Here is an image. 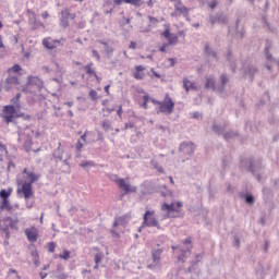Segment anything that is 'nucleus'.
<instances>
[{
  "instance_id": "1",
  "label": "nucleus",
  "mask_w": 279,
  "mask_h": 279,
  "mask_svg": "<svg viewBox=\"0 0 279 279\" xmlns=\"http://www.w3.org/2000/svg\"><path fill=\"white\" fill-rule=\"evenodd\" d=\"M173 110H175V102L169 97V94H166L163 100H161V104L159 105L157 114L161 113L169 117V114H173Z\"/></svg>"
},
{
  "instance_id": "2",
  "label": "nucleus",
  "mask_w": 279,
  "mask_h": 279,
  "mask_svg": "<svg viewBox=\"0 0 279 279\" xmlns=\"http://www.w3.org/2000/svg\"><path fill=\"white\" fill-rule=\"evenodd\" d=\"M156 211L154 210H146L143 216V222L142 228H157V230H160L162 227H160V222H158V219H156Z\"/></svg>"
},
{
  "instance_id": "3",
  "label": "nucleus",
  "mask_w": 279,
  "mask_h": 279,
  "mask_svg": "<svg viewBox=\"0 0 279 279\" xmlns=\"http://www.w3.org/2000/svg\"><path fill=\"white\" fill-rule=\"evenodd\" d=\"M183 245H186V247H180V246H172L173 252H175V250H180V255L178 256V262L179 263H184L186 260L187 257L191 256V250H193V243L191 241V238H186L183 241Z\"/></svg>"
},
{
  "instance_id": "4",
  "label": "nucleus",
  "mask_w": 279,
  "mask_h": 279,
  "mask_svg": "<svg viewBox=\"0 0 279 279\" xmlns=\"http://www.w3.org/2000/svg\"><path fill=\"white\" fill-rule=\"evenodd\" d=\"M181 206H182V203H180V202H178L177 204H174V203H171V204L163 203L161 205V210L166 214L162 216V219H173V218H175L174 213H180Z\"/></svg>"
},
{
  "instance_id": "5",
  "label": "nucleus",
  "mask_w": 279,
  "mask_h": 279,
  "mask_svg": "<svg viewBox=\"0 0 279 279\" xmlns=\"http://www.w3.org/2000/svg\"><path fill=\"white\" fill-rule=\"evenodd\" d=\"M32 86H36L38 90H40L44 86L43 80H40L38 76H28L27 83L25 85H22V93L32 94L34 90H32Z\"/></svg>"
},
{
  "instance_id": "6",
  "label": "nucleus",
  "mask_w": 279,
  "mask_h": 279,
  "mask_svg": "<svg viewBox=\"0 0 279 279\" xmlns=\"http://www.w3.org/2000/svg\"><path fill=\"white\" fill-rule=\"evenodd\" d=\"M17 184L21 189H17V193H22L24 195V199L27 202L29 197H34V190L32 189V183L23 182V180L17 179Z\"/></svg>"
},
{
  "instance_id": "7",
  "label": "nucleus",
  "mask_w": 279,
  "mask_h": 279,
  "mask_svg": "<svg viewBox=\"0 0 279 279\" xmlns=\"http://www.w3.org/2000/svg\"><path fill=\"white\" fill-rule=\"evenodd\" d=\"M75 13H71V9L65 8L61 11V16L59 19V25L60 27H63V29H66L69 27V19L71 21H75Z\"/></svg>"
},
{
  "instance_id": "8",
  "label": "nucleus",
  "mask_w": 279,
  "mask_h": 279,
  "mask_svg": "<svg viewBox=\"0 0 279 279\" xmlns=\"http://www.w3.org/2000/svg\"><path fill=\"white\" fill-rule=\"evenodd\" d=\"M17 142L24 149H28V147H32V135H29V129H25L24 131L19 132V138Z\"/></svg>"
},
{
  "instance_id": "9",
  "label": "nucleus",
  "mask_w": 279,
  "mask_h": 279,
  "mask_svg": "<svg viewBox=\"0 0 279 279\" xmlns=\"http://www.w3.org/2000/svg\"><path fill=\"white\" fill-rule=\"evenodd\" d=\"M179 151L183 156H187L186 159L189 160L195 154V144L193 142H183L180 144Z\"/></svg>"
},
{
  "instance_id": "10",
  "label": "nucleus",
  "mask_w": 279,
  "mask_h": 279,
  "mask_svg": "<svg viewBox=\"0 0 279 279\" xmlns=\"http://www.w3.org/2000/svg\"><path fill=\"white\" fill-rule=\"evenodd\" d=\"M16 110H19L16 106H12V105L4 106L2 117L5 123H12V121H14V116L16 114Z\"/></svg>"
},
{
  "instance_id": "11",
  "label": "nucleus",
  "mask_w": 279,
  "mask_h": 279,
  "mask_svg": "<svg viewBox=\"0 0 279 279\" xmlns=\"http://www.w3.org/2000/svg\"><path fill=\"white\" fill-rule=\"evenodd\" d=\"M116 183L118 184L119 189H123L124 195H128V193H136V186H132L126 183L125 179H118L116 180Z\"/></svg>"
},
{
  "instance_id": "12",
  "label": "nucleus",
  "mask_w": 279,
  "mask_h": 279,
  "mask_svg": "<svg viewBox=\"0 0 279 279\" xmlns=\"http://www.w3.org/2000/svg\"><path fill=\"white\" fill-rule=\"evenodd\" d=\"M24 234H26V239L31 243H36L38 241V229H36V227L25 229Z\"/></svg>"
},
{
  "instance_id": "13",
  "label": "nucleus",
  "mask_w": 279,
  "mask_h": 279,
  "mask_svg": "<svg viewBox=\"0 0 279 279\" xmlns=\"http://www.w3.org/2000/svg\"><path fill=\"white\" fill-rule=\"evenodd\" d=\"M60 45V40L53 39L51 37H46L43 39V46L46 49H56Z\"/></svg>"
},
{
  "instance_id": "14",
  "label": "nucleus",
  "mask_w": 279,
  "mask_h": 279,
  "mask_svg": "<svg viewBox=\"0 0 279 279\" xmlns=\"http://www.w3.org/2000/svg\"><path fill=\"white\" fill-rule=\"evenodd\" d=\"M179 14H189V8L184 7L182 4V1H179L174 4V13H172V16H177Z\"/></svg>"
},
{
  "instance_id": "15",
  "label": "nucleus",
  "mask_w": 279,
  "mask_h": 279,
  "mask_svg": "<svg viewBox=\"0 0 279 279\" xmlns=\"http://www.w3.org/2000/svg\"><path fill=\"white\" fill-rule=\"evenodd\" d=\"M183 88L186 93H189L190 90H197V85L195 84V82L189 80V77H184Z\"/></svg>"
},
{
  "instance_id": "16",
  "label": "nucleus",
  "mask_w": 279,
  "mask_h": 279,
  "mask_svg": "<svg viewBox=\"0 0 279 279\" xmlns=\"http://www.w3.org/2000/svg\"><path fill=\"white\" fill-rule=\"evenodd\" d=\"M22 173L27 175L29 179V182H26L27 184H34V182H38V180H40V175L34 173L33 171H27V168H24Z\"/></svg>"
},
{
  "instance_id": "17",
  "label": "nucleus",
  "mask_w": 279,
  "mask_h": 279,
  "mask_svg": "<svg viewBox=\"0 0 279 279\" xmlns=\"http://www.w3.org/2000/svg\"><path fill=\"white\" fill-rule=\"evenodd\" d=\"M162 255V250L157 248L151 251V257H153V265L156 267V265H160V256Z\"/></svg>"
},
{
  "instance_id": "18",
  "label": "nucleus",
  "mask_w": 279,
  "mask_h": 279,
  "mask_svg": "<svg viewBox=\"0 0 279 279\" xmlns=\"http://www.w3.org/2000/svg\"><path fill=\"white\" fill-rule=\"evenodd\" d=\"M5 84L8 85L5 88L7 90H10L12 88V86H19L20 82H19V76H12L10 75L7 80H5Z\"/></svg>"
},
{
  "instance_id": "19",
  "label": "nucleus",
  "mask_w": 279,
  "mask_h": 279,
  "mask_svg": "<svg viewBox=\"0 0 279 279\" xmlns=\"http://www.w3.org/2000/svg\"><path fill=\"white\" fill-rule=\"evenodd\" d=\"M4 223L11 229V230H19V219H13L12 217H7L4 219Z\"/></svg>"
},
{
  "instance_id": "20",
  "label": "nucleus",
  "mask_w": 279,
  "mask_h": 279,
  "mask_svg": "<svg viewBox=\"0 0 279 279\" xmlns=\"http://www.w3.org/2000/svg\"><path fill=\"white\" fill-rule=\"evenodd\" d=\"M143 71H145V66L136 65L135 66V72L133 73V77L135 80H144L145 78V73H143Z\"/></svg>"
},
{
  "instance_id": "21",
  "label": "nucleus",
  "mask_w": 279,
  "mask_h": 279,
  "mask_svg": "<svg viewBox=\"0 0 279 279\" xmlns=\"http://www.w3.org/2000/svg\"><path fill=\"white\" fill-rule=\"evenodd\" d=\"M99 45H104L105 48V54L107 58H112V53H114V48L112 46L108 45V43L104 40H98Z\"/></svg>"
},
{
  "instance_id": "22",
  "label": "nucleus",
  "mask_w": 279,
  "mask_h": 279,
  "mask_svg": "<svg viewBox=\"0 0 279 279\" xmlns=\"http://www.w3.org/2000/svg\"><path fill=\"white\" fill-rule=\"evenodd\" d=\"M126 225H128V216H122L114 219L113 228H119V226H121L122 228H125Z\"/></svg>"
},
{
  "instance_id": "23",
  "label": "nucleus",
  "mask_w": 279,
  "mask_h": 279,
  "mask_svg": "<svg viewBox=\"0 0 279 279\" xmlns=\"http://www.w3.org/2000/svg\"><path fill=\"white\" fill-rule=\"evenodd\" d=\"M64 154V150H62V148L58 147L54 151H53V159L56 162H62V156Z\"/></svg>"
},
{
  "instance_id": "24",
  "label": "nucleus",
  "mask_w": 279,
  "mask_h": 279,
  "mask_svg": "<svg viewBox=\"0 0 279 279\" xmlns=\"http://www.w3.org/2000/svg\"><path fill=\"white\" fill-rule=\"evenodd\" d=\"M0 210H12V205H10V199H2L0 203Z\"/></svg>"
},
{
  "instance_id": "25",
  "label": "nucleus",
  "mask_w": 279,
  "mask_h": 279,
  "mask_svg": "<svg viewBox=\"0 0 279 279\" xmlns=\"http://www.w3.org/2000/svg\"><path fill=\"white\" fill-rule=\"evenodd\" d=\"M101 260H104V252H98L95 255V266H94L95 269H99V263H101Z\"/></svg>"
},
{
  "instance_id": "26",
  "label": "nucleus",
  "mask_w": 279,
  "mask_h": 279,
  "mask_svg": "<svg viewBox=\"0 0 279 279\" xmlns=\"http://www.w3.org/2000/svg\"><path fill=\"white\" fill-rule=\"evenodd\" d=\"M84 69L86 71L87 75H95L97 73V72H95V69H93V62L86 64L84 66Z\"/></svg>"
},
{
  "instance_id": "27",
  "label": "nucleus",
  "mask_w": 279,
  "mask_h": 279,
  "mask_svg": "<svg viewBox=\"0 0 279 279\" xmlns=\"http://www.w3.org/2000/svg\"><path fill=\"white\" fill-rule=\"evenodd\" d=\"M124 3H129L130 5L141 8V5H143V0H124Z\"/></svg>"
},
{
  "instance_id": "28",
  "label": "nucleus",
  "mask_w": 279,
  "mask_h": 279,
  "mask_svg": "<svg viewBox=\"0 0 279 279\" xmlns=\"http://www.w3.org/2000/svg\"><path fill=\"white\" fill-rule=\"evenodd\" d=\"M69 160H71V155H68V158H65L62 161L63 167H65V169L63 171L65 172H70L71 171V166L69 165Z\"/></svg>"
},
{
  "instance_id": "29",
  "label": "nucleus",
  "mask_w": 279,
  "mask_h": 279,
  "mask_svg": "<svg viewBox=\"0 0 279 279\" xmlns=\"http://www.w3.org/2000/svg\"><path fill=\"white\" fill-rule=\"evenodd\" d=\"M101 126L105 132H110V130H112V124L110 123V120L102 121Z\"/></svg>"
},
{
  "instance_id": "30",
  "label": "nucleus",
  "mask_w": 279,
  "mask_h": 279,
  "mask_svg": "<svg viewBox=\"0 0 279 279\" xmlns=\"http://www.w3.org/2000/svg\"><path fill=\"white\" fill-rule=\"evenodd\" d=\"M59 258H62V260H69L71 258V251H63V254H59Z\"/></svg>"
},
{
  "instance_id": "31",
  "label": "nucleus",
  "mask_w": 279,
  "mask_h": 279,
  "mask_svg": "<svg viewBox=\"0 0 279 279\" xmlns=\"http://www.w3.org/2000/svg\"><path fill=\"white\" fill-rule=\"evenodd\" d=\"M80 167L83 169H90V167H95V161H84L80 163Z\"/></svg>"
},
{
  "instance_id": "32",
  "label": "nucleus",
  "mask_w": 279,
  "mask_h": 279,
  "mask_svg": "<svg viewBox=\"0 0 279 279\" xmlns=\"http://www.w3.org/2000/svg\"><path fill=\"white\" fill-rule=\"evenodd\" d=\"M178 40H179L178 36L174 34L170 35L168 38L169 45H178Z\"/></svg>"
},
{
  "instance_id": "33",
  "label": "nucleus",
  "mask_w": 279,
  "mask_h": 279,
  "mask_svg": "<svg viewBox=\"0 0 279 279\" xmlns=\"http://www.w3.org/2000/svg\"><path fill=\"white\" fill-rule=\"evenodd\" d=\"M151 165L159 173H165V169H162V166H159L157 161H151Z\"/></svg>"
},
{
  "instance_id": "34",
  "label": "nucleus",
  "mask_w": 279,
  "mask_h": 279,
  "mask_svg": "<svg viewBox=\"0 0 279 279\" xmlns=\"http://www.w3.org/2000/svg\"><path fill=\"white\" fill-rule=\"evenodd\" d=\"M20 99H21V93H17L16 95H15V98H14V106H15V108H21V102H20Z\"/></svg>"
},
{
  "instance_id": "35",
  "label": "nucleus",
  "mask_w": 279,
  "mask_h": 279,
  "mask_svg": "<svg viewBox=\"0 0 279 279\" xmlns=\"http://www.w3.org/2000/svg\"><path fill=\"white\" fill-rule=\"evenodd\" d=\"M143 101L144 102H143L142 107H143L144 110H147V104H149V95H147V94L144 95L143 96Z\"/></svg>"
},
{
  "instance_id": "36",
  "label": "nucleus",
  "mask_w": 279,
  "mask_h": 279,
  "mask_svg": "<svg viewBox=\"0 0 279 279\" xmlns=\"http://www.w3.org/2000/svg\"><path fill=\"white\" fill-rule=\"evenodd\" d=\"M189 274H191V278H192V279H197V278H199V272H198V271H194V272H193V267H190V268H189Z\"/></svg>"
},
{
  "instance_id": "37",
  "label": "nucleus",
  "mask_w": 279,
  "mask_h": 279,
  "mask_svg": "<svg viewBox=\"0 0 279 279\" xmlns=\"http://www.w3.org/2000/svg\"><path fill=\"white\" fill-rule=\"evenodd\" d=\"M2 232L5 234V239H10V227L8 223H4V227L2 228Z\"/></svg>"
},
{
  "instance_id": "38",
  "label": "nucleus",
  "mask_w": 279,
  "mask_h": 279,
  "mask_svg": "<svg viewBox=\"0 0 279 279\" xmlns=\"http://www.w3.org/2000/svg\"><path fill=\"white\" fill-rule=\"evenodd\" d=\"M19 71H21V65L19 64H14L12 68L8 70L9 73H19Z\"/></svg>"
},
{
  "instance_id": "39",
  "label": "nucleus",
  "mask_w": 279,
  "mask_h": 279,
  "mask_svg": "<svg viewBox=\"0 0 279 279\" xmlns=\"http://www.w3.org/2000/svg\"><path fill=\"white\" fill-rule=\"evenodd\" d=\"M0 197H1V199H8V197H10V192H8L5 190H1Z\"/></svg>"
},
{
  "instance_id": "40",
  "label": "nucleus",
  "mask_w": 279,
  "mask_h": 279,
  "mask_svg": "<svg viewBox=\"0 0 279 279\" xmlns=\"http://www.w3.org/2000/svg\"><path fill=\"white\" fill-rule=\"evenodd\" d=\"M160 195L162 197H167L168 195H171V192L167 190V185H163V190L160 191Z\"/></svg>"
},
{
  "instance_id": "41",
  "label": "nucleus",
  "mask_w": 279,
  "mask_h": 279,
  "mask_svg": "<svg viewBox=\"0 0 279 279\" xmlns=\"http://www.w3.org/2000/svg\"><path fill=\"white\" fill-rule=\"evenodd\" d=\"M89 97H90L92 101H97V90L90 89Z\"/></svg>"
},
{
  "instance_id": "42",
  "label": "nucleus",
  "mask_w": 279,
  "mask_h": 279,
  "mask_svg": "<svg viewBox=\"0 0 279 279\" xmlns=\"http://www.w3.org/2000/svg\"><path fill=\"white\" fill-rule=\"evenodd\" d=\"M148 21L151 25H158V23H160V21H158V19H156L151 15H148Z\"/></svg>"
},
{
  "instance_id": "43",
  "label": "nucleus",
  "mask_w": 279,
  "mask_h": 279,
  "mask_svg": "<svg viewBox=\"0 0 279 279\" xmlns=\"http://www.w3.org/2000/svg\"><path fill=\"white\" fill-rule=\"evenodd\" d=\"M48 252H50L51 254H53V252H56V244H54V242H50L48 244Z\"/></svg>"
},
{
  "instance_id": "44",
  "label": "nucleus",
  "mask_w": 279,
  "mask_h": 279,
  "mask_svg": "<svg viewBox=\"0 0 279 279\" xmlns=\"http://www.w3.org/2000/svg\"><path fill=\"white\" fill-rule=\"evenodd\" d=\"M171 35L172 34H171V31H169V28H166L165 32L161 34V36H163V38H167V40Z\"/></svg>"
},
{
  "instance_id": "45",
  "label": "nucleus",
  "mask_w": 279,
  "mask_h": 279,
  "mask_svg": "<svg viewBox=\"0 0 279 279\" xmlns=\"http://www.w3.org/2000/svg\"><path fill=\"white\" fill-rule=\"evenodd\" d=\"M93 58H96V60L99 62L101 60V57L99 56V52L97 50H92Z\"/></svg>"
},
{
  "instance_id": "46",
  "label": "nucleus",
  "mask_w": 279,
  "mask_h": 279,
  "mask_svg": "<svg viewBox=\"0 0 279 279\" xmlns=\"http://www.w3.org/2000/svg\"><path fill=\"white\" fill-rule=\"evenodd\" d=\"M57 279H68L69 278V275L64 274L63 271L62 272H59L57 276H56Z\"/></svg>"
},
{
  "instance_id": "47",
  "label": "nucleus",
  "mask_w": 279,
  "mask_h": 279,
  "mask_svg": "<svg viewBox=\"0 0 279 279\" xmlns=\"http://www.w3.org/2000/svg\"><path fill=\"white\" fill-rule=\"evenodd\" d=\"M84 147V144H82L81 141L76 143V151L80 154L82 151V148Z\"/></svg>"
},
{
  "instance_id": "48",
  "label": "nucleus",
  "mask_w": 279,
  "mask_h": 279,
  "mask_svg": "<svg viewBox=\"0 0 279 279\" xmlns=\"http://www.w3.org/2000/svg\"><path fill=\"white\" fill-rule=\"evenodd\" d=\"M117 114L118 117L121 119L122 114H123V105H120L118 110H117Z\"/></svg>"
},
{
  "instance_id": "49",
  "label": "nucleus",
  "mask_w": 279,
  "mask_h": 279,
  "mask_svg": "<svg viewBox=\"0 0 279 279\" xmlns=\"http://www.w3.org/2000/svg\"><path fill=\"white\" fill-rule=\"evenodd\" d=\"M167 47H169V44H163V45L159 48V51H161V53H166V52H167Z\"/></svg>"
},
{
  "instance_id": "50",
  "label": "nucleus",
  "mask_w": 279,
  "mask_h": 279,
  "mask_svg": "<svg viewBox=\"0 0 279 279\" xmlns=\"http://www.w3.org/2000/svg\"><path fill=\"white\" fill-rule=\"evenodd\" d=\"M150 101H151V104H154L155 106H158V110H160V104L162 102V101H160V100H157V99H150Z\"/></svg>"
},
{
  "instance_id": "51",
  "label": "nucleus",
  "mask_w": 279,
  "mask_h": 279,
  "mask_svg": "<svg viewBox=\"0 0 279 279\" xmlns=\"http://www.w3.org/2000/svg\"><path fill=\"white\" fill-rule=\"evenodd\" d=\"M246 204H254V196L247 195L246 196Z\"/></svg>"
},
{
  "instance_id": "52",
  "label": "nucleus",
  "mask_w": 279,
  "mask_h": 279,
  "mask_svg": "<svg viewBox=\"0 0 279 279\" xmlns=\"http://www.w3.org/2000/svg\"><path fill=\"white\" fill-rule=\"evenodd\" d=\"M64 271V266H62V264H58L57 265V272H63Z\"/></svg>"
},
{
  "instance_id": "53",
  "label": "nucleus",
  "mask_w": 279,
  "mask_h": 279,
  "mask_svg": "<svg viewBox=\"0 0 279 279\" xmlns=\"http://www.w3.org/2000/svg\"><path fill=\"white\" fill-rule=\"evenodd\" d=\"M201 117L202 114L197 111L192 113V119H199Z\"/></svg>"
},
{
  "instance_id": "54",
  "label": "nucleus",
  "mask_w": 279,
  "mask_h": 279,
  "mask_svg": "<svg viewBox=\"0 0 279 279\" xmlns=\"http://www.w3.org/2000/svg\"><path fill=\"white\" fill-rule=\"evenodd\" d=\"M104 112H108L109 114H111V112H114V108H104L102 109Z\"/></svg>"
},
{
  "instance_id": "55",
  "label": "nucleus",
  "mask_w": 279,
  "mask_h": 279,
  "mask_svg": "<svg viewBox=\"0 0 279 279\" xmlns=\"http://www.w3.org/2000/svg\"><path fill=\"white\" fill-rule=\"evenodd\" d=\"M148 32H151V25H148L147 28L142 31L143 34H148Z\"/></svg>"
},
{
  "instance_id": "56",
  "label": "nucleus",
  "mask_w": 279,
  "mask_h": 279,
  "mask_svg": "<svg viewBox=\"0 0 279 279\" xmlns=\"http://www.w3.org/2000/svg\"><path fill=\"white\" fill-rule=\"evenodd\" d=\"M41 19H49V12H47V11L43 12Z\"/></svg>"
},
{
  "instance_id": "57",
  "label": "nucleus",
  "mask_w": 279,
  "mask_h": 279,
  "mask_svg": "<svg viewBox=\"0 0 279 279\" xmlns=\"http://www.w3.org/2000/svg\"><path fill=\"white\" fill-rule=\"evenodd\" d=\"M132 128H134V124H132V123H126L125 126H124V130H130V129H132Z\"/></svg>"
},
{
  "instance_id": "58",
  "label": "nucleus",
  "mask_w": 279,
  "mask_h": 279,
  "mask_svg": "<svg viewBox=\"0 0 279 279\" xmlns=\"http://www.w3.org/2000/svg\"><path fill=\"white\" fill-rule=\"evenodd\" d=\"M129 49H136V44L134 41H131Z\"/></svg>"
},
{
  "instance_id": "59",
  "label": "nucleus",
  "mask_w": 279,
  "mask_h": 279,
  "mask_svg": "<svg viewBox=\"0 0 279 279\" xmlns=\"http://www.w3.org/2000/svg\"><path fill=\"white\" fill-rule=\"evenodd\" d=\"M105 93H107V95H110V85L105 86Z\"/></svg>"
},
{
  "instance_id": "60",
  "label": "nucleus",
  "mask_w": 279,
  "mask_h": 279,
  "mask_svg": "<svg viewBox=\"0 0 279 279\" xmlns=\"http://www.w3.org/2000/svg\"><path fill=\"white\" fill-rule=\"evenodd\" d=\"M147 5L148 8H154V0H148Z\"/></svg>"
},
{
  "instance_id": "61",
  "label": "nucleus",
  "mask_w": 279,
  "mask_h": 279,
  "mask_svg": "<svg viewBox=\"0 0 279 279\" xmlns=\"http://www.w3.org/2000/svg\"><path fill=\"white\" fill-rule=\"evenodd\" d=\"M32 256H33V260L36 259V258H38V252H33V253H32Z\"/></svg>"
},
{
  "instance_id": "62",
  "label": "nucleus",
  "mask_w": 279,
  "mask_h": 279,
  "mask_svg": "<svg viewBox=\"0 0 279 279\" xmlns=\"http://www.w3.org/2000/svg\"><path fill=\"white\" fill-rule=\"evenodd\" d=\"M113 3H114L116 5H121V3H123V0H114Z\"/></svg>"
},
{
  "instance_id": "63",
  "label": "nucleus",
  "mask_w": 279,
  "mask_h": 279,
  "mask_svg": "<svg viewBox=\"0 0 279 279\" xmlns=\"http://www.w3.org/2000/svg\"><path fill=\"white\" fill-rule=\"evenodd\" d=\"M39 276L41 279H45V278H47V272H40Z\"/></svg>"
},
{
  "instance_id": "64",
  "label": "nucleus",
  "mask_w": 279,
  "mask_h": 279,
  "mask_svg": "<svg viewBox=\"0 0 279 279\" xmlns=\"http://www.w3.org/2000/svg\"><path fill=\"white\" fill-rule=\"evenodd\" d=\"M65 106H68L69 108H72L73 106V101H68V102H64Z\"/></svg>"
}]
</instances>
